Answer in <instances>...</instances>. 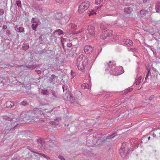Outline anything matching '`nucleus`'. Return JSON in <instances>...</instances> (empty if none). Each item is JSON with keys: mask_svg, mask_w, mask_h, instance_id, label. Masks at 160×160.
<instances>
[{"mask_svg": "<svg viewBox=\"0 0 160 160\" xmlns=\"http://www.w3.org/2000/svg\"><path fill=\"white\" fill-rule=\"evenodd\" d=\"M88 60L87 57L82 54L79 56L77 59V65L78 69L81 71H83L85 68Z\"/></svg>", "mask_w": 160, "mask_h": 160, "instance_id": "1", "label": "nucleus"}, {"mask_svg": "<svg viewBox=\"0 0 160 160\" xmlns=\"http://www.w3.org/2000/svg\"><path fill=\"white\" fill-rule=\"evenodd\" d=\"M90 5L89 2L88 1H83L79 6L78 10V12L79 13H83L87 10Z\"/></svg>", "mask_w": 160, "mask_h": 160, "instance_id": "2", "label": "nucleus"}, {"mask_svg": "<svg viewBox=\"0 0 160 160\" xmlns=\"http://www.w3.org/2000/svg\"><path fill=\"white\" fill-rule=\"evenodd\" d=\"M88 31L89 33V35L88 36L89 37L88 38L94 36L95 35V28L93 26H88Z\"/></svg>", "mask_w": 160, "mask_h": 160, "instance_id": "3", "label": "nucleus"}, {"mask_svg": "<svg viewBox=\"0 0 160 160\" xmlns=\"http://www.w3.org/2000/svg\"><path fill=\"white\" fill-rule=\"evenodd\" d=\"M84 50L86 53H89L92 51V48L90 46L87 45L85 46Z\"/></svg>", "mask_w": 160, "mask_h": 160, "instance_id": "4", "label": "nucleus"}, {"mask_svg": "<svg viewBox=\"0 0 160 160\" xmlns=\"http://www.w3.org/2000/svg\"><path fill=\"white\" fill-rule=\"evenodd\" d=\"M124 43L128 45V46H129L131 45H132V42L131 40L130 39H126L124 41Z\"/></svg>", "mask_w": 160, "mask_h": 160, "instance_id": "5", "label": "nucleus"}, {"mask_svg": "<svg viewBox=\"0 0 160 160\" xmlns=\"http://www.w3.org/2000/svg\"><path fill=\"white\" fill-rule=\"evenodd\" d=\"M106 35H107L108 37L111 36L112 35L113 31L108 30L105 31V33Z\"/></svg>", "mask_w": 160, "mask_h": 160, "instance_id": "6", "label": "nucleus"}, {"mask_svg": "<svg viewBox=\"0 0 160 160\" xmlns=\"http://www.w3.org/2000/svg\"><path fill=\"white\" fill-rule=\"evenodd\" d=\"M14 106V104L11 102L8 101L7 102L6 107L8 108H12Z\"/></svg>", "mask_w": 160, "mask_h": 160, "instance_id": "7", "label": "nucleus"}, {"mask_svg": "<svg viewBox=\"0 0 160 160\" xmlns=\"http://www.w3.org/2000/svg\"><path fill=\"white\" fill-rule=\"evenodd\" d=\"M141 78H142L141 76H139L136 78L135 80V83L136 85H138L141 82Z\"/></svg>", "mask_w": 160, "mask_h": 160, "instance_id": "8", "label": "nucleus"}, {"mask_svg": "<svg viewBox=\"0 0 160 160\" xmlns=\"http://www.w3.org/2000/svg\"><path fill=\"white\" fill-rule=\"evenodd\" d=\"M105 33V31L102 32L101 35V38L103 39H105L106 38L108 37L107 35H106Z\"/></svg>", "mask_w": 160, "mask_h": 160, "instance_id": "9", "label": "nucleus"}, {"mask_svg": "<svg viewBox=\"0 0 160 160\" xmlns=\"http://www.w3.org/2000/svg\"><path fill=\"white\" fill-rule=\"evenodd\" d=\"M88 14L89 16H91L94 15H96V13L94 10H91L89 11V12H88Z\"/></svg>", "mask_w": 160, "mask_h": 160, "instance_id": "10", "label": "nucleus"}, {"mask_svg": "<svg viewBox=\"0 0 160 160\" xmlns=\"http://www.w3.org/2000/svg\"><path fill=\"white\" fill-rule=\"evenodd\" d=\"M82 87L84 89H88L89 88V85L88 84L86 83H83L81 85Z\"/></svg>", "mask_w": 160, "mask_h": 160, "instance_id": "11", "label": "nucleus"}, {"mask_svg": "<svg viewBox=\"0 0 160 160\" xmlns=\"http://www.w3.org/2000/svg\"><path fill=\"white\" fill-rule=\"evenodd\" d=\"M55 33H56V34L57 33L58 35L60 36L63 33V32L61 30L58 29L55 31Z\"/></svg>", "mask_w": 160, "mask_h": 160, "instance_id": "12", "label": "nucleus"}, {"mask_svg": "<svg viewBox=\"0 0 160 160\" xmlns=\"http://www.w3.org/2000/svg\"><path fill=\"white\" fill-rule=\"evenodd\" d=\"M29 45L27 43L24 44V46H22V48L24 50H26L29 48Z\"/></svg>", "mask_w": 160, "mask_h": 160, "instance_id": "13", "label": "nucleus"}, {"mask_svg": "<svg viewBox=\"0 0 160 160\" xmlns=\"http://www.w3.org/2000/svg\"><path fill=\"white\" fill-rule=\"evenodd\" d=\"M17 28L18 32H23L24 31V28L22 27H19L18 28L17 27Z\"/></svg>", "mask_w": 160, "mask_h": 160, "instance_id": "14", "label": "nucleus"}, {"mask_svg": "<svg viewBox=\"0 0 160 160\" xmlns=\"http://www.w3.org/2000/svg\"><path fill=\"white\" fill-rule=\"evenodd\" d=\"M38 26V25L37 24H33L32 25V28L34 30H36V28H37V27Z\"/></svg>", "mask_w": 160, "mask_h": 160, "instance_id": "15", "label": "nucleus"}, {"mask_svg": "<svg viewBox=\"0 0 160 160\" xmlns=\"http://www.w3.org/2000/svg\"><path fill=\"white\" fill-rule=\"evenodd\" d=\"M100 28L101 30H104L106 29V26L102 24H100Z\"/></svg>", "mask_w": 160, "mask_h": 160, "instance_id": "16", "label": "nucleus"}, {"mask_svg": "<svg viewBox=\"0 0 160 160\" xmlns=\"http://www.w3.org/2000/svg\"><path fill=\"white\" fill-rule=\"evenodd\" d=\"M41 93L45 95H47L48 93V92L46 90H42L41 91Z\"/></svg>", "mask_w": 160, "mask_h": 160, "instance_id": "17", "label": "nucleus"}, {"mask_svg": "<svg viewBox=\"0 0 160 160\" xmlns=\"http://www.w3.org/2000/svg\"><path fill=\"white\" fill-rule=\"evenodd\" d=\"M103 0H96L95 2V4H98L101 2H102Z\"/></svg>", "mask_w": 160, "mask_h": 160, "instance_id": "18", "label": "nucleus"}, {"mask_svg": "<svg viewBox=\"0 0 160 160\" xmlns=\"http://www.w3.org/2000/svg\"><path fill=\"white\" fill-rule=\"evenodd\" d=\"M20 104L21 105H27L28 104L27 103V102H26L25 101H22V102H21L20 103Z\"/></svg>", "mask_w": 160, "mask_h": 160, "instance_id": "19", "label": "nucleus"}, {"mask_svg": "<svg viewBox=\"0 0 160 160\" xmlns=\"http://www.w3.org/2000/svg\"><path fill=\"white\" fill-rule=\"evenodd\" d=\"M17 4L18 7H21V2L18 0L17 2Z\"/></svg>", "mask_w": 160, "mask_h": 160, "instance_id": "20", "label": "nucleus"}, {"mask_svg": "<svg viewBox=\"0 0 160 160\" xmlns=\"http://www.w3.org/2000/svg\"><path fill=\"white\" fill-rule=\"evenodd\" d=\"M56 1L57 3L61 4L64 2V0H56Z\"/></svg>", "mask_w": 160, "mask_h": 160, "instance_id": "21", "label": "nucleus"}, {"mask_svg": "<svg viewBox=\"0 0 160 160\" xmlns=\"http://www.w3.org/2000/svg\"><path fill=\"white\" fill-rule=\"evenodd\" d=\"M38 18H32V22H35L36 23L37 22Z\"/></svg>", "mask_w": 160, "mask_h": 160, "instance_id": "22", "label": "nucleus"}, {"mask_svg": "<svg viewBox=\"0 0 160 160\" xmlns=\"http://www.w3.org/2000/svg\"><path fill=\"white\" fill-rule=\"evenodd\" d=\"M130 8V7H128L127 8H124V10L125 12H126L128 13H129L128 11V10H129Z\"/></svg>", "mask_w": 160, "mask_h": 160, "instance_id": "23", "label": "nucleus"}, {"mask_svg": "<svg viewBox=\"0 0 160 160\" xmlns=\"http://www.w3.org/2000/svg\"><path fill=\"white\" fill-rule=\"evenodd\" d=\"M146 11L145 10H142L140 11V13L142 14H145L146 13Z\"/></svg>", "mask_w": 160, "mask_h": 160, "instance_id": "24", "label": "nucleus"}, {"mask_svg": "<svg viewBox=\"0 0 160 160\" xmlns=\"http://www.w3.org/2000/svg\"><path fill=\"white\" fill-rule=\"evenodd\" d=\"M58 158L61 160H64V158L62 156H59Z\"/></svg>", "mask_w": 160, "mask_h": 160, "instance_id": "25", "label": "nucleus"}, {"mask_svg": "<svg viewBox=\"0 0 160 160\" xmlns=\"http://www.w3.org/2000/svg\"><path fill=\"white\" fill-rule=\"evenodd\" d=\"M36 71L38 74H40L41 73V71L40 70H37Z\"/></svg>", "mask_w": 160, "mask_h": 160, "instance_id": "26", "label": "nucleus"}, {"mask_svg": "<svg viewBox=\"0 0 160 160\" xmlns=\"http://www.w3.org/2000/svg\"><path fill=\"white\" fill-rule=\"evenodd\" d=\"M72 44L71 43H69L68 44V47H70L72 46Z\"/></svg>", "mask_w": 160, "mask_h": 160, "instance_id": "27", "label": "nucleus"}, {"mask_svg": "<svg viewBox=\"0 0 160 160\" xmlns=\"http://www.w3.org/2000/svg\"><path fill=\"white\" fill-rule=\"evenodd\" d=\"M38 154H40V155H42V156L43 157H46V156H45V155H44L43 154H42L41 153H38Z\"/></svg>", "mask_w": 160, "mask_h": 160, "instance_id": "28", "label": "nucleus"}, {"mask_svg": "<svg viewBox=\"0 0 160 160\" xmlns=\"http://www.w3.org/2000/svg\"><path fill=\"white\" fill-rule=\"evenodd\" d=\"M62 88H63V90H64V89H67L66 86L65 85L63 86Z\"/></svg>", "mask_w": 160, "mask_h": 160, "instance_id": "29", "label": "nucleus"}, {"mask_svg": "<svg viewBox=\"0 0 160 160\" xmlns=\"http://www.w3.org/2000/svg\"><path fill=\"white\" fill-rule=\"evenodd\" d=\"M148 74H147L146 75V78H145V79L146 80V79H147V78H148Z\"/></svg>", "mask_w": 160, "mask_h": 160, "instance_id": "30", "label": "nucleus"}, {"mask_svg": "<svg viewBox=\"0 0 160 160\" xmlns=\"http://www.w3.org/2000/svg\"><path fill=\"white\" fill-rule=\"evenodd\" d=\"M6 28H7V27H6V26H3V28L4 29H6Z\"/></svg>", "mask_w": 160, "mask_h": 160, "instance_id": "31", "label": "nucleus"}, {"mask_svg": "<svg viewBox=\"0 0 160 160\" xmlns=\"http://www.w3.org/2000/svg\"><path fill=\"white\" fill-rule=\"evenodd\" d=\"M118 38V37H115V38H114V39L115 38V39L116 40H117V39Z\"/></svg>", "mask_w": 160, "mask_h": 160, "instance_id": "32", "label": "nucleus"}, {"mask_svg": "<svg viewBox=\"0 0 160 160\" xmlns=\"http://www.w3.org/2000/svg\"><path fill=\"white\" fill-rule=\"evenodd\" d=\"M122 149H120V154H121V151H122Z\"/></svg>", "mask_w": 160, "mask_h": 160, "instance_id": "33", "label": "nucleus"}, {"mask_svg": "<svg viewBox=\"0 0 160 160\" xmlns=\"http://www.w3.org/2000/svg\"><path fill=\"white\" fill-rule=\"evenodd\" d=\"M150 138V137H148V140H149Z\"/></svg>", "mask_w": 160, "mask_h": 160, "instance_id": "34", "label": "nucleus"}, {"mask_svg": "<svg viewBox=\"0 0 160 160\" xmlns=\"http://www.w3.org/2000/svg\"><path fill=\"white\" fill-rule=\"evenodd\" d=\"M109 63H111V61H109Z\"/></svg>", "mask_w": 160, "mask_h": 160, "instance_id": "35", "label": "nucleus"}, {"mask_svg": "<svg viewBox=\"0 0 160 160\" xmlns=\"http://www.w3.org/2000/svg\"><path fill=\"white\" fill-rule=\"evenodd\" d=\"M108 65L109 66H110V65H109V64L108 63Z\"/></svg>", "mask_w": 160, "mask_h": 160, "instance_id": "36", "label": "nucleus"}, {"mask_svg": "<svg viewBox=\"0 0 160 160\" xmlns=\"http://www.w3.org/2000/svg\"><path fill=\"white\" fill-rule=\"evenodd\" d=\"M9 32V31H7V32Z\"/></svg>", "mask_w": 160, "mask_h": 160, "instance_id": "37", "label": "nucleus"}, {"mask_svg": "<svg viewBox=\"0 0 160 160\" xmlns=\"http://www.w3.org/2000/svg\"><path fill=\"white\" fill-rule=\"evenodd\" d=\"M9 32V31H7V32Z\"/></svg>", "mask_w": 160, "mask_h": 160, "instance_id": "38", "label": "nucleus"}, {"mask_svg": "<svg viewBox=\"0 0 160 160\" xmlns=\"http://www.w3.org/2000/svg\"><path fill=\"white\" fill-rule=\"evenodd\" d=\"M156 8H157V6H156Z\"/></svg>", "mask_w": 160, "mask_h": 160, "instance_id": "39", "label": "nucleus"}]
</instances>
